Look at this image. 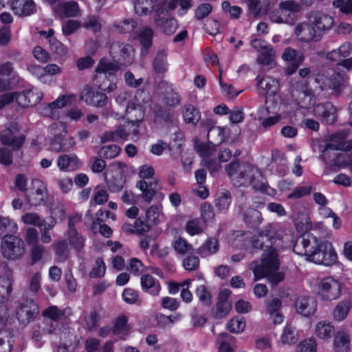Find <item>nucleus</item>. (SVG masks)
Returning a JSON list of instances; mask_svg holds the SVG:
<instances>
[{
    "instance_id": "7ed1b4c3",
    "label": "nucleus",
    "mask_w": 352,
    "mask_h": 352,
    "mask_svg": "<svg viewBox=\"0 0 352 352\" xmlns=\"http://www.w3.org/2000/svg\"><path fill=\"white\" fill-rule=\"evenodd\" d=\"M226 171L236 187L252 186L258 190L265 189V184L259 181L261 172L249 163L233 161L226 166Z\"/></svg>"
},
{
    "instance_id": "a19ab883",
    "label": "nucleus",
    "mask_w": 352,
    "mask_h": 352,
    "mask_svg": "<svg viewBox=\"0 0 352 352\" xmlns=\"http://www.w3.org/2000/svg\"><path fill=\"white\" fill-rule=\"evenodd\" d=\"M75 141L72 138L65 139L63 137L58 140L51 141L50 146L52 150L56 152L69 151L74 148Z\"/></svg>"
},
{
    "instance_id": "5fc2aeb1",
    "label": "nucleus",
    "mask_w": 352,
    "mask_h": 352,
    "mask_svg": "<svg viewBox=\"0 0 352 352\" xmlns=\"http://www.w3.org/2000/svg\"><path fill=\"white\" fill-rule=\"evenodd\" d=\"M297 336L294 327L286 325L280 336V342L283 344H292L297 342Z\"/></svg>"
},
{
    "instance_id": "412c9836",
    "label": "nucleus",
    "mask_w": 352,
    "mask_h": 352,
    "mask_svg": "<svg viewBox=\"0 0 352 352\" xmlns=\"http://www.w3.org/2000/svg\"><path fill=\"white\" fill-rule=\"evenodd\" d=\"M309 19L314 23L316 30H319L321 36L324 31L330 30L334 23L332 16L320 12H312Z\"/></svg>"
},
{
    "instance_id": "ddd939ff",
    "label": "nucleus",
    "mask_w": 352,
    "mask_h": 352,
    "mask_svg": "<svg viewBox=\"0 0 352 352\" xmlns=\"http://www.w3.org/2000/svg\"><path fill=\"white\" fill-rule=\"evenodd\" d=\"M295 34L297 38L303 43L318 41L322 38L314 23L309 20V22H302L297 25L295 28Z\"/></svg>"
},
{
    "instance_id": "603ef678",
    "label": "nucleus",
    "mask_w": 352,
    "mask_h": 352,
    "mask_svg": "<svg viewBox=\"0 0 352 352\" xmlns=\"http://www.w3.org/2000/svg\"><path fill=\"white\" fill-rule=\"evenodd\" d=\"M106 265L102 258H98L93 265L89 276L91 278H102L106 273Z\"/></svg>"
},
{
    "instance_id": "f8f14e48",
    "label": "nucleus",
    "mask_w": 352,
    "mask_h": 352,
    "mask_svg": "<svg viewBox=\"0 0 352 352\" xmlns=\"http://www.w3.org/2000/svg\"><path fill=\"white\" fill-rule=\"evenodd\" d=\"M38 314V307L32 299L22 302L17 310L16 317L20 323L27 324L32 321Z\"/></svg>"
},
{
    "instance_id": "a878e982",
    "label": "nucleus",
    "mask_w": 352,
    "mask_h": 352,
    "mask_svg": "<svg viewBox=\"0 0 352 352\" xmlns=\"http://www.w3.org/2000/svg\"><path fill=\"white\" fill-rule=\"evenodd\" d=\"M226 292H221L219 296V301L212 309V315L217 319L225 318L230 312L232 305L226 298Z\"/></svg>"
},
{
    "instance_id": "f704fd0d",
    "label": "nucleus",
    "mask_w": 352,
    "mask_h": 352,
    "mask_svg": "<svg viewBox=\"0 0 352 352\" xmlns=\"http://www.w3.org/2000/svg\"><path fill=\"white\" fill-rule=\"evenodd\" d=\"M333 346L336 352H347L350 349V339L347 333L338 331L333 340Z\"/></svg>"
},
{
    "instance_id": "e433bc0d",
    "label": "nucleus",
    "mask_w": 352,
    "mask_h": 352,
    "mask_svg": "<svg viewBox=\"0 0 352 352\" xmlns=\"http://www.w3.org/2000/svg\"><path fill=\"white\" fill-rule=\"evenodd\" d=\"M275 52L272 47L270 45L269 47H265V50L260 52L257 56L256 60L262 65H266L270 68H272L275 67Z\"/></svg>"
},
{
    "instance_id": "a211bd4d",
    "label": "nucleus",
    "mask_w": 352,
    "mask_h": 352,
    "mask_svg": "<svg viewBox=\"0 0 352 352\" xmlns=\"http://www.w3.org/2000/svg\"><path fill=\"white\" fill-rule=\"evenodd\" d=\"M53 11L55 16L60 19L78 16L80 12L78 3L74 1H60L53 7Z\"/></svg>"
},
{
    "instance_id": "3c124183",
    "label": "nucleus",
    "mask_w": 352,
    "mask_h": 352,
    "mask_svg": "<svg viewBox=\"0 0 352 352\" xmlns=\"http://www.w3.org/2000/svg\"><path fill=\"white\" fill-rule=\"evenodd\" d=\"M121 148L116 144L107 145L102 146L98 151L100 157L105 159H113L116 157L120 153Z\"/></svg>"
},
{
    "instance_id": "0e129e2a",
    "label": "nucleus",
    "mask_w": 352,
    "mask_h": 352,
    "mask_svg": "<svg viewBox=\"0 0 352 352\" xmlns=\"http://www.w3.org/2000/svg\"><path fill=\"white\" fill-rule=\"evenodd\" d=\"M63 316V311L56 306H50L43 311V316L57 321Z\"/></svg>"
},
{
    "instance_id": "e2e57ef3",
    "label": "nucleus",
    "mask_w": 352,
    "mask_h": 352,
    "mask_svg": "<svg viewBox=\"0 0 352 352\" xmlns=\"http://www.w3.org/2000/svg\"><path fill=\"white\" fill-rule=\"evenodd\" d=\"M197 152L203 158H208L211 156L216 151L215 146H213L208 143L206 144L204 143H199L195 146Z\"/></svg>"
},
{
    "instance_id": "7c9ffc66",
    "label": "nucleus",
    "mask_w": 352,
    "mask_h": 352,
    "mask_svg": "<svg viewBox=\"0 0 352 352\" xmlns=\"http://www.w3.org/2000/svg\"><path fill=\"white\" fill-rule=\"evenodd\" d=\"M352 45L349 42L342 44L338 49L327 53L326 58L331 61L337 62L347 58L351 53Z\"/></svg>"
},
{
    "instance_id": "37998d69",
    "label": "nucleus",
    "mask_w": 352,
    "mask_h": 352,
    "mask_svg": "<svg viewBox=\"0 0 352 352\" xmlns=\"http://www.w3.org/2000/svg\"><path fill=\"white\" fill-rule=\"evenodd\" d=\"M184 122L196 125L200 120L199 112L191 104L184 105L182 111Z\"/></svg>"
},
{
    "instance_id": "6e6d98bb",
    "label": "nucleus",
    "mask_w": 352,
    "mask_h": 352,
    "mask_svg": "<svg viewBox=\"0 0 352 352\" xmlns=\"http://www.w3.org/2000/svg\"><path fill=\"white\" fill-rule=\"evenodd\" d=\"M282 58L287 62H298L302 63L304 60V56L302 53H298L296 50L287 47L282 54Z\"/></svg>"
},
{
    "instance_id": "9b49d317",
    "label": "nucleus",
    "mask_w": 352,
    "mask_h": 352,
    "mask_svg": "<svg viewBox=\"0 0 352 352\" xmlns=\"http://www.w3.org/2000/svg\"><path fill=\"white\" fill-rule=\"evenodd\" d=\"M47 198L46 184L38 179L32 180V190L25 194V201L32 206L44 204Z\"/></svg>"
},
{
    "instance_id": "79ce46f5",
    "label": "nucleus",
    "mask_w": 352,
    "mask_h": 352,
    "mask_svg": "<svg viewBox=\"0 0 352 352\" xmlns=\"http://www.w3.org/2000/svg\"><path fill=\"white\" fill-rule=\"evenodd\" d=\"M135 12L139 16L148 15L153 10V0H133Z\"/></svg>"
},
{
    "instance_id": "f257e3e1",
    "label": "nucleus",
    "mask_w": 352,
    "mask_h": 352,
    "mask_svg": "<svg viewBox=\"0 0 352 352\" xmlns=\"http://www.w3.org/2000/svg\"><path fill=\"white\" fill-rule=\"evenodd\" d=\"M292 237L289 231L278 229L272 224L265 226L256 236L252 239V247L264 250L261 263L256 261L250 263L249 267L254 275V280L266 277L268 283L276 286L285 279V274L278 271L279 259L278 250L290 245Z\"/></svg>"
},
{
    "instance_id": "338daca9",
    "label": "nucleus",
    "mask_w": 352,
    "mask_h": 352,
    "mask_svg": "<svg viewBox=\"0 0 352 352\" xmlns=\"http://www.w3.org/2000/svg\"><path fill=\"white\" fill-rule=\"evenodd\" d=\"M108 194L107 191L100 187H96L94 192V196L91 199V204H102L107 201Z\"/></svg>"
},
{
    "instance_id": "bf43d9fd",
    "label": "nucleus",
    "mask_w": 352,
    "mask_h": 352,
    "mask_svg": "<svg viewBox=\"0 0 352 352\" xmlns=\"http://www.w3.org/2000/svg\"><path fill=\"white\" fill-rule=\"evenodd\" d=\"M173 248L177 253L182 255L193 252L192 246L182 238H178L175 241Z\"/></svg>"
},
{
    "instance_id": "bb28decb",
    "label": "nucleus",
    "mask_w": 352,
    "mask_h": 352,
    "mask_svg": "<svg viewBox=\"0 0 352 352\" xmlns=\"http://www.w3.org/2000/svg\"><path fill=\"white\" fill-rule=\"evenodd\" d=\"M111 77L110 76H107V74L95 70L93 82L98 89L107 92H112L117 89V84L110 82Z\"/></svg>"
},
{
    "instance_id": "4468645a",
    "label": "nucleus",
    "mask_w": 352,
    "mask_h": 352,
    "mask_svg": "<svg viewBox=\"0 0 352 352\" xmlns=\"http://www.w3.org/2000/svg\"><path fill=\"white\" fill-rule=\"evenodd\" d=\"M110 54L113 58L122 60L125 65H131L134 59L133 47L120 42H115L111 45Z\"/></svg>"
},
{
    "instance_id": "dca6fc26",
    "label": "nucleus",
    "mask_w": 352,
    "mask_h": 352,
    "mask_svg": "<svg viewBox=\"0 0 352 352\" xmlns=\"http://www.w3.org/2000/svg\"><path fill=\"white\" fill-rule=\"evenodd\" d=\"M80 99L87 104L102 107L107 104L108 98L105 94L94 89L89 86L84 87L80 95Z\"/></svg>"
},
{
    "instance_id": "9d476101",
    "label": "nucleus",
    "mask_w": 352,
    "mask_h": 352,
    "mask_svg": "<svg viewBox=\"0 0 352 352\" xmlns=\"http://www.w3.org/2000/svg\"><path fill=\"white\" fill-rule=\"evenodd\" d=\"M170 11L166 7L160 4L155 11L154 23L165 34L171 35L175 32L178 28L177 21L168 14Z\"/></svg>"
},
{
    "instance_id": "c85d7f7f",
    "label": "nucleus",
    "mask_w": 352,
    "mask_h": 352,
    "mask_svg": "<svg viewBox=\"0 0 352 352\" xmlns=\"http://www.w3.org/2000/svg\"><path fill=\"white\" fill-rule=\"evenodd\" d=\"M120 64L116 60L102 58L99 60L95 70L113 76L120 69Z\"/></svg>"
},
{
    "instance_id": "393cba45",
    "label": "nucleus",
    "mask_w": 352,
    "mask_h": 352,
    "mask_svg": "<svg viewBox=\"0 0 352 352\" xmlns=\"http://www.w3.org/2000/svg\"><path fill=\"white\" fill-rule=\"evenodd\" d=\"M240 211L243 221L249 227L257 228L261 223L263 218L261 213L258 210L252 208H246L241 206Z\"/></svg>"
},
{
    "instance_id": "4d7b16f0",
    "label": "nucleus",
    "mask_w": 352,
    "mask_h": 352,
    "mask_svg": "<svg viewBox=\"0 0 352 352\" xmlns=\"http://www.w3.org/2000/svg\"><path fill=\"white\" fill-rule=\"evenodd\" d=\"M53 245L59 261L61 262L65 261L68 258L69 254L67 243L65 241H61L54 243Z\"/></svg>"
},
{
    "instance_id": "052dcab7",
    "label": "nucleus",
    "mask_w": 352,
    "mask_h": 352,
    "mask_svg": "<svg viewBox=\"0 0 352 352\" xmlns=\"http://www.w3.org/2000/svg\"><path fill=\"white\" fill-rule=\"evenodd\" d=\"M137 23L132 19H126L115 25L120 33H129L136 28Z\"/></svg>"
},
{
    "instance_id": "f03ea898",
    "label": "nucleus",
    "mask_w": 352,
    "mask_h": 352,
    "mask_svg": "<svg viewBox=\"0 0 352 352\" xmlns=\"http://www.w3.org/2000/svg\"><path fill=\"white\" fill-rule=\"evenodd\" d=\"M293 250L316 264L331 266L337 261V254L332 244L327 241L318 239L312 234H307L298 239Z\"/></svg>"
},
{
    "instance_id": "b1692460",
    "label": "nucleus",
    "mask_w": 352,
    "mask_h": 352,
    "mask_svg": "<svg viewBox=\"0 0 352 352\" xmlns=\"http://www.w3.org/2000/svg\"><path fill=\"white\" fill-rule=\"evenodd\" d=\"M257 87L260 94L273 96L278 91L279 83L276 79L266 76L258 80Z\"/></svg>"
},
{
    "instance_id": "c03bdc74",
    "label": "nucleus",
    "mask_w": 352,
    "mask_h": 352,
    "mask_svg": "<svg viewBox=\"0 0 352 352\" xmlns=\"http://www.w3.org/2000/svg\"><path fill=\"white\" fill-rule=\"evenodd\" d=\"M16 222L8 217L0 216V234H14L17 231Z\"/></svg>"
},
{
    "instance_id": "39448f33",
    "label": "nucleus",
    "mask_w": 352,
    "mask_h": 352,
    "mask_svg": "<svg viewBox=\"0 0 352 352\" xmlns=\"http://www.w3.org/2000/svg\"><path fill=\"white\" fill-rule=\"evenodd\" d=\"M126 117V119L129 120L128 123L118 126L113 131L104 132L101 137V141L102 142H117L127 140L130 134L138 135L139 134V119H133V116Z\"/></svg>"
},
{
    "instance_id": "c9c22d12",
    "label": "nucleus",
    "mask_w": 352,
    "mask_h": 352,
    "mask_svg": "<svg viewBox=\"0 0 352 352\" xmlns=\"http://www.w3.org/2000/svg\"><path fill=\"white\" fill-rule=\"evenodd\" d=\"M167 55V52L164 49L158 50L153 63L155 72L162 74L168 70Z\"/></svg>"
},
{
    "instance_id": "4c0bfd02",
    "label": "nucleus",
    "mask_w": 352,
    "mask_h": 352,
    "mask_svg": "<svg viewBox=\"0 0 352 352\" xmlns=\"http://www.w3.org/2000/svg\"><path fill=\"white\" fill-rule=\"evenodd\" d=\"M208 142L213 145L217 146L220 144L225 139L226 137V128L214 126H212L208 131Z\"/></svg>"
},
{
    "instance_id": "58836bf2",
    "label": "nucleus",
    "mask_w": 352,
    "mask_h": 352,
    "mask_svg": "<svg viewBox=\"0 0 352 352\" xmlns=\"http://www.w3.org/2000/svg\"><path fill=\"white\" fill-rule=\"evenodd\" d=\"M219 248L218 241L215 238H209L197 250V253L202 257H207L215 254Z\"/></svg>"
},
{
    "instance_id": "72a5a7b5",
    "label": "nucleus",
    "mask_w": 352,
    "mask_h": 352,
    "mask_svg": "<svg viewBox=\"0 0 352 352\" xmlns=\"http://www.w3.org/2000/svg\"><path fill=\"white\" fill-rule=\"evenodd\" d=\"M351 309V302L349 300H342L339 302L332 312L333 320L337 322L343 321L347 317Z\"/></svg>"
},
{
    "instance_id": "2eb2a0df",
    "label": "nucleus",
    "mask_w": 352,
    "mask_h": 352,
    "mask_svg": "<svg viewBox=\"0 0 352 352\" xmlns=\"http://www.w3.org/2000/svg\"><path fill=\"white\" fill-rule=\"evenodd\" d=\"M14 94L16 102L23 108L35 106L41 101L43 97V94L35 89L14 92Z\"/></svg>"
},
{
    "instance_id": "c756f323",
    "label": "nucleus",
    "mask_w": 352,
    "mask_h": 352,
    "mask_svg": "<svg viewBox=\"0 0 352 352\" xmlns=\"http://www.w3.org/2000/svg\"><path fill=\"white\" fill-rule=\"evenodd\" d=\"M79 164V160L74 154H64L57 160V166L60 170H74L78 168Z\"/></svg>"
},
{
    "instance_id": "f3484780",
    "label": "nucleus",
    "mask_w": 352,
    "mask_h": 352,
    "mask_svg": "<svg viewBox=\"0 0 352 352\" xmlns=\"http://www.w3.org/2000/svg\"><path fill=\"white\" fill-rule=\"evenodd\" d=\"M294 307L298 314L309 317L316 311L317 301L312 296H301L296 299Z\"/></svg>"
},
{
    "instance_id": "5701e85b",
    "label": "nucleus",
    "mask_w": 352,
    "mask_h": 352,
    "mask_svg": "<svg viewBox=\"0 0 352 352\" xmlns=\"http://www.w3.org/2000/svg\"><path fill=\"white\" fill-rule=\"evenodd\" d=\"M314 113L327 124H331L336 120V108L329 102L316 105Z\"/></svg>"
},
{
    "instance_id": "473e14b6",
    "label": "nucleus",
    "mask_w": 352,
    "mask_h": 352,
    "mask_svg": "<svg viewBox=\"0 0 352 352\" xmlns=\"http://www.w3.org/2000/svg\"><path fill=\"white\" fill-rule=\"evenodd\" d=\"M140 280L141 287L144 291L148 292L153 296L159 294L161 289L160 284L152 276L149 274L143 275Z\"/></svg>"
},
{
    "instance_id": "20e7f679",
    "label": "nucleus",
    "mask_w": 352,
    "mask_h": 352,
    "mask_svg": "<svg viewBox=\"0 0 352 352\" xmlns=\"http://www.w3.org/2000/svg\"><path fill=\"white\" fill-rule=\"evenodd\" d=\"M314 81L321 91L338 96L345 87L347 77L343 72L328 68L318 73Z\"/></svg>"
},
{
    "instance_id": "cd10ccee",
    "label": "nucleus",
    "mask_w": 352,
    "mask_h": 352,
    "mask_svg": "<svg viewBox=\"0 0 352 352\" xmlns=\"http://www.w3.org/2000/svg\"><path fill=\"white\" fill-rule=\"evenodd\" d=\"M281 306L282 302L278 298H274L267 302L266 311L275 324H280L283 322V316L279 312Z\"/></svg>"
},
{
    "instance_id": "49530a36",
    "label": "nucleus",
    "mask_w": 352,
    "mask_h": 352,
    "mask_svg": "<svg viewBox=\"0 0 352 352\" xmlns=\"http://www.w3.org/2000/svg\"><path fill=\"white\" fill-rule=\"evenodd\" d=\"M153 34V29L148 26H144L139 32L138 38L145 49H148L152 45Z\"/></svg>"
},
{
    "instance_id": "680f3d73",
    "label": "nucleus",
    "mask_w": 352,
    "mask_h": 352,
    "mask_svg": "<svg viewBox=\"0 0 352 352\" xmlns=\"http://www.w3.org/2000/svg\"><path fill=\"white\" fill-rule=\"evenodd\" d=\"M80 26V22L69 19L63 23L62 31L64 35L69 36L74 34Z\"/></svg>"
},
{
    "instance_id": "a18cd8bd",
    "label": "nucleus",
    "mask_w": 352,
    "mask_h": 352,
    "mask_svg": "<svg viewBox=\"0 0 352 352\" xmlns=\"http://www.w3.org/2000/svg\"><path fill=\"white\" fill-rule=\"evenodd\" d=\"M66 132V124L63 122H54L48 128V134L51 141L60 138L65 135Z\"/></svg>"
},
{
    "instance_id": "ea45409f",
    "label": "nucleus",
    "mask_w": 352,
    "mask_h": 352,
    "mask_svg": "<svg viewBox=\"0 0 352 352\" xmlns=\"http://www.w3.org/2000/svg\"><path fill=\"white\" fill-rule=\"evenodd\" d=\"M334 331V327L330 322L320 321L316 326V334L322 340L329 339Z\"/></svg>"
},
{
    "instance_id": "6ab92c4d",
    "label": "nucleus",
    "mask_w": 352,
    "mask_h": 352,
    "mask_svg": "<svg viewBox=\"0 0 352 352\" xmlns=\"http://www.w3.org/2000/svg\"><path fill=\"white\" fill-rule=\"evenodd\" d=\"M10 6L14 14L20 17L29 16L36 12V5L33 0H12Z\"/></svg>"
},
{
    "instance_id": "69168bd1",
    "label": "nucleus",
    "mask_w": 352,
    "mask_h": 352,
    "mask_svg": "<svg viewBox=\"0 0 352 352\" xmlns=\"http://www.w3.org/2000/svg\"><path fill=\"white\" fill-rule=\"evenodd\" d=\"M64 279L69 292L71 293L76 292L77 289V281L74 277L72 268L69 267L65 270Z\"/></svg>"
},
{
    "instance_id": "09e8293b",
    "label": "nucleus",
    "mask_w": 352,
    "mask_h": 352,
    "mask_svg": "<svg viewBox=\"0 0 352 352\" xmlns=\"http://www.w3.org/2000/svg\"><path fill=\"white\" fill-rule=\"evenodd\" d=\"M231 203V197L228 192L221 191L217 193L215 199V206L219 211L225 212L228 210Z\"/></svg>"
},
{
    "instance_id": "de8ad7c7",
    "label": "nucleus",
    "mask_w": 352,
    "mask_h": 352,
    "mask_svg": "<svg viewBox=\"0 0 352 352\" xmlns=\"http://www.w3.org/2000/svg\"><path fill=\"white\" fill-rule=\"evenodd\" d=\"M67 239L69 244L76 251L79 252L84 247L85 239L76 229L67 230Z\"/></svg>"
},
{
    "instance_id": "13d9d810",
    "label": "nucleus",
    "mask_w": 352,
    "mask_h": 352,
    "mask_svg": "<svg viewBox=\"0 0 352 352\" xmlns=\"http://www.w3.org/2000/svg\"><path fill=\"white\" fill-rule=\"evenodd\" d=\"M81 26L94 32H98L101 29V25L98 21V17L94 15L88 16L83 19Z\"/></svg>"
},
{
    "instance_id": "aec40b11",
    "label": "nucleus",
    "mask_w": 352,
    "mask_h": 352,
    "mask_svg": "<svg viewBox=\"0 0 352 352\" xmlns=\"http://www.w3.org/2000/svg\"><path fill=\"white\" fill-rule=\"evenodd\" d=\"M135 100L136 104L131 102L126 106L125 109L126 116H131L130 114L131 112L134 111L135 114L133 119L138 118L139 122H140L142 116L140 107L148 101L149 95L148 92L144 90L138 89L135 94Z\"/></svg>"
},
{
    "instance_id": "423d86ee",
    "label": "nucleus",
    "mask_w": 352,
    "mask_h": 352,
    "mask_svg": "<svg viewBox=\"0 0 352 352\" xmlns=\"http://www.w3.org/2000/svg\"><path fill=\"white\" fill-rule=\"evenodd\" d=\"M25 252V244L19 237L14 234L3 236L1 243V252L8 260L20 258Z\"/></svg>"
},
{
    "instance_id": "774afa93",
    "label": "nucleus",
    "mask_w": 352,
    "mask_h": 352,
    "mask_svg": "<svg viewBox=\"0 0 352 352\" xmlns=\"http://www.w3.org/2000/svg\"><path fill=\"white\" fill-rule=\"evenodd\" d=\"M316 342L313 338L302 341L298 346V352H316Z\"/></svg>"
},
{
    "instance_id": "864d4df0",
    "label": "nucleus",
    "mask_w": 352,
    "mask_h": 352,
    "mask_svg": "<svg viewBox=\"0 0 352 352\" xmlns=\"http://www.w3.org/2000/svg\"><path fill=\"white\" fill-rule=\"evenodd\" d=\"M245 322L243 317L236 316L232 318L227 324L228 330L233 333H239L244 331Z\"/></svg>"
},
{
    "instance_id": "0eeeda50",
    "label": "nucleus",
    "mask_w": 352,
    "mask_h": 352,
    "mask_svg": "<svg viewBox=\"0 0 352 352\" xmlns=\"http://www.w3.org/2000/svg\"><path fill=\"white\" fill-rule=\"evenodd\" d=\"M139 177L143 180L137 183L136 186L142 191V197L146 202H150L157 190V182H147L145 179L151 178L154 175V169L151 166L143 165L140 168Z\"/></svg>"
},
{
    "instance_id": "1a4fd4ad",
    "label": "nucleus",
    "mask_w": 352,
    "mask_h": 352,
    "mask_svg": "<svg viewBox=\"0 0 352 352\" xmlns=\"http://www.w3.org/2000/svg\"><path fill=\"white\" fill-rule=\"evenodd\" d=\"M0 140L3 145L10 146L18 151L25 142V137L21 133L16 123H10L0 133Z\"/></svg>"
},
{
    "instance_id": "2f4dec72",
    "label": "nucleus",
    "mask_w": 352,
    "mask_h": 352,
    "mask_svg": "<svg viewBox=\"0 0 352 352\" xmlns=\"http://www.w3.org/2000/svg\"><path fill=\"white\" fill-rule=\"evenodd\" d=\"M161 5L166 7L169 11H173L177 6H179L177 14L179 16H184L192 7V0H169Z\"/></svg>"
},
{
    "instance_id": "4be33fe9",
    "label": "nucleus",
    "mask_w": 352,
    "mask_h": 352,
    "mask_svg": "<svg viewBox=\"0 0 352 352\" xmlns=\"http://www.w3.org/2000/svg\"><path fill=\"white\" fill-rule=\"evenodd\" d=\"M278 9L284 23L293 24L295 20V13L300 11V6L295 1H285L279 3Z\"/></svg>"
},
{
    "instance_id": "8fccbe9b",
    "label": "nucleus",
    "mask_w": 352,
    "mask_h": 352,
    "mask_svg": "<svg viewBox=\"0 0 352 352\" xmlns=\"http://www.w3.org/2000/svg\"><path fill=\"white\" fill-rule=\"evenodd\" d=\"M12 290L11 279L8 277L0 276V302L8 300Z\"/></svg>"
},
{
    "instance_id": "6e6552de",
    "label": "nucleus",
    "mask_w": 352,
    "mask_h": 352,
    "mask_svg": "<svg viewBox=\"0 0 352 352\" xmlns=\"http://www.w3.org/2000/svg\"><path fill=\"white\" fill-rule=\"evenodd\" d=\"M317 294L322 300L332 301L341 295V287L339 281L328 276L320 280L317 284Z\"/></svg>"
}]
</instances>
